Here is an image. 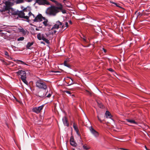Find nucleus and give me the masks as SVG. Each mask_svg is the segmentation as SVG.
<instances>
[{
    "mask_svg": "<svg viewBox=\"0 0 150 150\" xmlns=\"http://www.w3.org/2000/svg\"><path fill=\"white\" fill-rule=\"evenodd\" d=\"M55 72H60L59 71H56Z\"/></svg>",
    "mask_w": 150,
    "mask_h": 150,
    "instance_id": "obj_50",
    "label": "nucleus"
},
{
    "mask_svg": "<svg viewBox=\"0 0 150 150\" xmlns=\"http://www.w3.org/2000/svg\"><path fill=\"white\" fill-rule=\"evenodd\" d=\"M34 42H28L26 45V47L27 48L29 49H32V47L31 46L33 45Z\"/></svg>",
    "mask_w": 150,
    "mask_h": 150,
    "instance_id": "obj_19",
    "label": "nucleus"
},
{
    "mask_svg": "<svg viewBox=\"0 0 150 150\" xmlns=\"http://www.w3.org/2000/svg\"><path fill=\"white\" fill-rule=\"evenodd\" d=\"M65 1H66V0H63V2L64 3H65Z\"/></svg>",
    "mask_w": 150,
    "mask_h": 150,
    "instance_id": "obj_47",
    "label": "nucleus"
},
{
    "mask_svg": "<svg viewBox=\"0 0 150 150\" xmlns=\"http://www.w3.org/2000/svg\"><path fill=\"white\" fill-rule=\"evenodd\" d=\"M81 37L84 42H86V38L84 35H82Z\"/></svg>",
    "mask_w": 150,
    "mask_h": 150,
    "instance_id": "obj_28",
    "label": "nucleus"
},
{
    "mask_svg": "<svg viewBox=\"0 0 150 150\" xmlns=\"http://www.w3.org/2000/svg\"><path fill=\"white\" fill-rule=\"evenodd\" d=\"M26 12L28 13V16L29 18L31 16H33V17H35V16H34V14H33L30 11H27V12Z\"/></svg>",
    "mask_w": 150,
    "mask_h": 150,
    "instance_id": "obj_27",
    "label": "nucleus"
},
{
    "mask_svg": "<svg viewBox=\"0 0 150 150\" xmlns=\"http://www.w3.org/2000/svg\"><path fill=\"white\" fill-rule=\"evenodd\" d=\"M35 86L36 87L41 90H45L47 89V83L41 79H39L37 81Z\"/></svg>",
    "mask_w": 150,
    "mask_h": 150,
    "instance_id": "obj_2",
    "label": "nucleus"
},
{
    "mask_svg": "<svg viewBox=\"0 0 150 150\" xmlns=\"http://www.w3.org/2000/svg\"><path fill=\"white\" fill-rule=\"evenodd\" d=\"M64 64L65 66L68 68L70 67V65L67 63V62L66 61H64Z\"/></svg>",
    "mask_w": 150,
    "mask_h": 150,
    "instance_id": "obj_29",
    "label": "nucleus"
},
{
    "mask_svg": "<svg viewBox=\"0 0 150 150\" xmlns=\"http://www.w3.org/2000/svg\"><path fill=\"white\" fill-rule=\"evenodd\" d=\"M135 14H137V17H138L139 16H142V14L141 13H140V12H138V11H137L135 12Z\"/></svg>",
    "mask_w": 150,
    "mask_h": 150,
    "instance_id": "obj_30",
    "label": "nucleus"
},
{
    "mask_svg": "<svg viewBox=\"0 0 150 150\" xmlns=\"http://www.w3.org/2000/svg\"><path fill=\"white\" fill-rule=\"evenodd\" d=\"M89 130L91 133L96 138H97L99 136V134L98 132L94 129L91 126L90 127Z\"/></svg>",
    "mask_w": 150,
    "mask_h": 150,
    "instance_id": "obj_12",
    "label": "nucleus"
},
{
    "mask_svg": "<svg viewBox=\"0 0 150 150\" xmlns=\"http://www.w3.org/2000/svg\"><path fill=\"white\" fill-rule=\"evenodd\" d=\"M65 92L69 94H70L71 93V92L69 91H65Z\"/></svg>",
    "mask_w": 150,
    "mask_h": 150,
    "instance_id": "obj_39",
    "label": "nucleus"
},
{
    "mask_svg": "<svg viewBox=\"0 0 150 150\" xmlns=\"http://www.w3.org/2000/svg\"><path fill=\"white\" fill-rule=\"evenodd\" d=\"M48 92L47 89L45 90H41L38 92V96L40 98H45Z\"/></svg>",
    "mask_w": 150,
    "mask_h": 150,
    "instance_id": "obj_9",
    "label": "nucleus"
},
{
    "mask_svg": "<svg viewBox=\"0 0 150 150\" xmlns=\"http://www.w3.org/2000/svg\"><path fill=\"white\" fill-rule=\"evenodd\" d=\"M51 95H52V94H51L50 93H49L47 95H46V97L50 98L51 96Z\"/></svg>",
    "mask_w": 150,
    "mask_h": 150,
    "instance_id": "obj_34",
    "label": "nucleus"
},
{
    "mask_svg": "<svg viewBox=\"0 0 150 150\" xmlns=\"http://www.w3.org/2000/svg\"><path fill=\"white\" fill-rule=\"evenodd\" d=\"M18 76H21V79L23 82L27 85L28 82L26 80V76L25 72L23 70H19L16 72Z\"/></svg>",
    "mask_w": 150,
    "mask_h": 150,
    "instance_id": "obj_3",
    "label": "nucleus"
},
{
    "mask_svg": "<svg viewBox=\"0 0 150 150\" xmlns=\"http://www.w3.org/2000/svg\"><path fill=\"white\" fill-rule=\"evenodd\" d=\"M102 50H103V51L105 53H106V50L104 48H102Z\"/></svg>",
    "mask_w": 150,
    "mask_h": 150,
    "instance_id": "obj_42",
    "label": "nucleus"
},
{
    "mask_svg": "<svg viewBox=\"0 0 150 150\" xmlns=\"http://www.w3.org/2000/svg\"><path fill=\"white\" fill-rule=\"evenodd\" d=\"M51 6L48 7L46 11V13L47 15L51 16H55L57 13L63 9V6L62 4H59V6Z\"/></svg>",
    "mask_w": 150,
    "mask_h": 150,
    "instance_id": "obj_1",
    "label": "nucleus"
},
{
    "mask_svg": "<svg viewBox=\"0 0 150 150\" xmlns=\"http://www.w3.org/2000/svg\"><path fill=\"white\" fill-rule=\"evenodd\" d=\"M72 96H74V94L72 95Z\"/></svg>",
    "mask_w": 150,
    "mask_h": 150,
    "instance_id": "obj_51",
    "label": "nucleus"
},
{
    "mask_svg": "<svg viewBox=\"0 0 150 150\" xmlns=\"http://www.w3.org/2000/svg\"><path fill=\"white\" fill-rule=\"evenodd\" d=\"M68 26V23L67 22H66L65 23V25H62V29H64V30H65L67 28Z\"/></svg>",
    "mask_w": 150,
    "mask_h": 150,
    "instance_id": "obj_24",
    "label": "nucleus"
},
{
    "mask_svg": "<svg viewBox=\"0 0 150 150\" xmlns=\"http://www.w3.org/2000/svg\"><path fill=\"white\" fill-rule=\"evenodd\" d=\"M26 1L30 2L32 1L33 0H25Z\"/></svg>",
    "mask_w": 150,
    "mask_h": 150,
    "instance_id": "obj_43",
    "label": "nucleus"
},
{
    "mask_svg": "<svg viewBox=\"0 0 150 150\" xmlns=\"http://www.w3.org/2000/svg\"><path fill=\"white\" fill-rule=\"evenodd\" d=\"M62 121L64 126L67 127L69 126V123L68 122L67 118L65 116H64L63 117Z\"/></svg>",
    "mask_w": 150,
    "mask_h": 150,
    "instance_id": "obj_14",
    "label": "nucleus"
},
{
    "mask_svg": "<svg viewBox=\"0 0 150 150\" xmlns=\"http://www.w3.org/2000/svg\"><path fill=\"white\" fill-rule=\"evenodd\" d=\"M71 145L73 146H75L77 145L76 143L74 141V139L71 138L70 140Z\"/></svg>",
    "mask_w": 150,
    "mask_h": 150,
    "instance_id": "obj_17",
    "label": "nucleus"
},
{
    "mask_svg": "<svg viewBox=\"0 0 150 150\" xmlns=\"http://www.w3.org/2000/svg\"><path fill=\"white\" fill-rule=\"evenodd\" d=\"M27 12V8H25L23 9V11H17V13L16 15L20 18H24L28 20L29 19L28 16H25V13L24 12Z\"/></svg>",
    "mask_w": 150,
    "mask_h": 150,
    "instance_id": "obj_4",
    "label": "nucleus"
},
{
    "mask_svg": "<svg viewBox=\"0 0 150 150\" xmlns=\"http://www.w3.org/2000/svg\"><path fill=\"white\" fill-rule=\"evenodd\" d=\"M11 6H10L8 10H7V14H6V16H8V15H17V12L16 11L11 7Z\"/></svg>",
    "mask_w": 150,
    "mask_h": 150,
    "instance_id": "obj_8",
    "label": "nucleus"
},
{
    "mask_svg": "<svg viewBox=\"0 0 150 150\" xmlns=\"http://www.w3.org/2000/svg\"><path fill=\"white\" fill-rule=\"evenodd\" d=\"M67 78L68 79V80H69V82L67 83L68 85L70 86L73 84L74 83H73V80L72 79L69 77H67Z\"/></svg>",
    "mask_w": 150,
    "mask_h": 150,
    "instance_id": "obj_20",
    "label": "nucleus"
},
{
    "mask_svg": "<svg viewBox=\"0 0 150 150\" xmlns=\"http://www.w3.org/2000/svg\"><path fill=\"white\" fill-rule=\"evenodd\" d=\"M145 147L146 150H147L148 149L146 146H145Z\"/></svg>",
    "mask_w": 150,
    "mask_h": 150,
    "instance_id": "obj_46",
    "label": "nucleus"
},
{
    "mask_svg": "<svg viewBox=\"0 0 150 150\" xmlns=\"http://www.w3.org/2000/svg\"><path fill=\"white\" fill-rule=\"evenodd\" d=\"M5 35V33H3L2 32H0V36H4Z\"/></svg>",
    "mask_w": 150,
    "mask_h": 150,
    "instance_id": "obj_33",
    "label": "nucleus"
},
{
    "mask_svg": "<svg viewBox=\"0 0 150 150\" xmlns=\"http://www.w3.org/2000/svg\"><path fill=\"white\" fill-rule=\"evenodd\" d=\"M1 61L2 62H4V61L3 60H1Z\"/></svg>",
    "mask_w": 150,
    "mask_h": 150,
    "instance_id": "obj_52",
    "label": "nucleus"
},
{
    "mask_svg": "<svg viewBox=\"0 0 150 150\" xmlns=\"http://www.w3.org/2000/svg\"><path fill=\"white\" fill-rule=\"evenodd\" d=\"M73 127L74 129L76 131V133L77 134V135L80 137L81 138L80 135L79 133V129L78 128V127L76 126L75 125V123H74L73 124Z\"/></svg>",
    "mask_w": 150,
    "mask_h": 150,
    "instance_id": "obj_15",
    "label": "nucleus"
},
{
    "mask_svg": "<svg viewBox=\"0 0 150 150\" xmlns=\"http://www.w3.org/2000/svg\"><path fill=\"white\" fill-rule=\"evenodd\" d=\"M35 29L37 30H39L37 28H36Z\"/></svg>",
    "mask_w": 150,
    "mask_h": 150,
    "instance_id": "obj_49",
    "label": "nucleus"
},
{
    "mask_svg": "<svg viewBox=\"0 0 150 150\" xmlns=\"http://www.w3.org/2000/svg\"><path fill=\"white\" fill-rule=\"evenodd\" d=\"M36 2L40 5H42V0H36Z\"/></svg>",
    "mask_w": 150,
    "mask_h": 150,
    "instance_id": "obj_26",
    "label": "nucleus"
},
{
    "mask_svg": "<svg viewBox=\"0 0 150 150\" xmlns=\"http://www.w3.org/2000/svg\"><path fill=\"white\" fill-rule=\"evenodd\" d=\"M83 148L84 149L87 150L90 149V147L88 146L87 144H85L83 146Z\"/></svg>",
    "mask_w": 150,
    "mask_h": 150,
    "instance_id": "obj_25",
    "label": "nucleus"
},
{
    "mask_svg": "<svg viewBox=\"0 0 150 150\" xmlns=\"http://www.w3.org/2000/svg\"><path fill=\"white\" fill-rule=\"evenodd\" d=\"M97 117L98 118V120L100 122H102V120H101V119H100V118L99 117V116L98 115L97 116Z\"/></svg>",
    "mask_w": 150,
    "mask_h": 150,
    "instance_id": "obj_35",
    "label": "nucleus"
},
{
    "mask_svg": "<svg viewBox=\"0 0 150 150\" xmlns=\"http://www.w3.org/2000/svg\"><path fill=\"white\" fill-rule=\"evenodd\" d=\"M5 54L6 55V56H8V57L9 56V55H8V52H6V51H5Z\"/></svg>",
    "mask_w": 150,
    "mask_h": 150,
    "instance_id": "obj_40",
    "label": "nucleus"
},
{
    "mask_svg": "<svg viewBox=\"0 0 150 150\" xmlns=\"http://www.w3.org/2000/svg\"><path fill=\"white\" fill-rule=\"evenodd\" d=\"M147 150H149V149H147Z\"/></svg>",
    "mask_w": 150,
    "mask_h": 150,
    "instance_id": "obj_54",
    "label": "nucleus"
},
{
    "mask_svg": "<svg viewBox=\"0 0 150 150\" xmlns=\"http://www.w3.org/2000/svg\"><path fill=\"white\" fill-rule=\"evenodd\" d=\"M5 6H4L3 8L0 9V11L1 12H4V13H6L7 14V10H8L10 6H12L13 5V3L10 2L8 0L5 2Z\"/></svg>",
    "mask_w": 150,
    "mask_h": 150,
    "instance_id": "obj_6",
    "label": "nucleus"
},
{
    "mask_svg": "<svg viewBox=\"0 0 150 150\" xmlns=\"http://www.w3.org/2000/svg\"><path fill=\"white\" fill-rule=\"evenodd\" d=\"M127 125H129V126H132V125H128V124H127Z\"/></svg>",
    "mask_w": 150,
    "mask_h": 150,
    "instance_id": "obj_53",
    "label": "nucleus"
},
{
    "mask_svg": "<svg viewBox=\"0 0 150 150\" xmlns=\"http://www.w3.org/2000/svg\"><path fill=\"white\" fill-rule=\"evenodd\" d=\"M43 1L42 5H50V3L47 1V0H42Z\"/></svg>",
    "mask_w": 150,
    "mask_h": 150,
    "instance_id": "obj_23",
    "label": "nucleus"
},
{
    "mask_svg": "<svg viewBox=\"0 0 150 150\" xmlns=\"http://www.w3.org/2000/svg\"><path fill=\"white\" fill-rule=\"evenodd\" d=\"M40 43H41V44H44V45L45 44V43L43 41L41 42H40Z\"/></svg>",
    "mask_w": 150,
    "mask_h": 150,
    "instance_id": "obj_44",
    "label": "nucleus"
},
{
    "mask_svg": "<svg viewBox=\"0 0 150 150\" xmlns=\"http://www.w3.org/2000/svg\"><path fill=\"white\" fill-rule=\"evenodd\" d=\"M43 19L44 20V21L42 22V23L45 26H48V20L47 19H45V17H44Z\"/></svg>",
    "mask_w": 150,
    "mask_h": 150,
    "instance_id": "obj_22",
    "label": "nucleus"
},
{
    "mask_svg": "<svg viewBox=\"0 0 150 150\" xmlns=\"http://www.w3.org/2000/svg\"><path fill=\"white\" fill-rule=\"evenodd\" d=\"M60 11H62L63 13H66V11L65 10H62H62H60Z\"/></svg>",
    "mask_w": 150,
    "mask_h": 150,
    "instance_id": "obj_38",
    "label": "nucleus"
},
{
    "mask_svg": "<svg viewBox=\"0 0 150 150\" xmlns=\"http://www.w3.org/2000/svg\"><path fill=\"white\" fill-rule=\"evenodd\" d=\"M69 23L70 24H71L72 23V22H71V21H69Z\"/></svg>",
    "mask_w": 150,
    "mask_h": 150,
    "instance_id": "obj_45",
    "label": "nucleus"
},
{
    "mask_svg": "<svg viewBox=\"0 0 150 150\" xmlns=\"http://www.w3.org/2000/svg\"><path fill=\"white\" fill-rule=\"evenodd\" d=\"M43 106L44 105H42L38 107L33 108L32 109V111L37 114H38L42 109Z\"/></svg>",
    "mask_w": 150,
    "mask_h": 150,
    "instance_id": "obj_10",
    "label": "nucleus"
},
{
    "mask_svg": "<svg viewBox=\"0 0 150 150\" xmlns=\"http://www.w3.org/2000/svg\"><path fill=\"white\" fill-rule=\"evenodd\" d=\"M108 70L110 71H114L113 69H112V68H109L108 69Z\"/></svg>",
    "mask_w": 150,
    "mask_h": 150,
    "instance_id": "obj_41",
    "label": "nucleus"
},
{
    "mask_svg": "<svg viewBox=\"0 0 150 150\" xmlns=\"http://www.w3.org/2000/svg\"><path fill=\"white\" fill-rule=\"evenodd\" d=\"M34 19L33 20L34 22H40L42 21L44 18L41 14L38 15L36 17H34Z\"/></svg>",
    "mask_w": 150,
    "mask_h": 150,
    "instance_id": "obj_11",
    "label": "nucleus"
},
{
    "mask_svg": "<svg viewBox=\"0 0 150 150\" xmlns=\"http://www.w3.org/2000/svg\"><path fill=\"white\" fill-rule=\"evenodd\" d=\"M17 61L18 62H21V64L27 65V64L26 63H25L24 62H23L21 60H17Z\"/></svg>",
    "mask_w": 150,
    "mask_h": 150,
    "instance_id": "obj_32",
    "label": "nucleus"
},
{
    "mask_svg": "<svg viewBox=\"0 0 150 150\" xmlns=\"http://www.w3.org/2000/svg\"><path fill=\"white\" fill-rule=\"evenodd\" d=\"M110 3H112L113 4H114L115 5L117 6H118L117 5V3H115V2H112V1H110Z\"/></svg>",
    "mask_w": 150,
    "mask_h": 150,
    "instance_id": "obj_37",
    "label": "nucleus"
},
{
    "mask_svg": "<svg viewBox=\"0 0 150 150\" xmlns=\"http://www.w3.org/2000/svg\"><path fill=\"white\" fill-rule=\"evenodd\" d=\"M10 2L13 3V5L14 3L16 4H18L23 3V0H8Z\"/></svg>",
    "mask_w": 150,
    "mask_h": 150,
    "instance_id": "obj_13",
    "label": "nucleus"
},
{
    "mask_svg": "<svg viewBox=\"0 0 150 150\" xmlns=\"http://www.w3.org/2000/svg\"><path fill=\"white\" fill-rule=\"evenodd\" d=\"M24 39L23 37H20L18 39V41H22Z\"/></svg>",
    "mask_w": 150,
    "mask_h": 150,
    "instance_id": "obj_31",
    "label": "nucleus"
},
{
    "mask_svg": "<svg viewBox=\"0 0 150 150\" xmlns=\"http://www.w3.org/2000/svg\"><path fill=\"white\" fill-rule=\"evenodd\" d=\"M19 30L20 32L21 33L24 35H25L26 33V30H25L23 28L19 29Z\"/></svg>",
    "mask_w": 150,
    "mask_h": 150,
    "instance_id": "obj_21",
    "label": "nucleus"
},
{
    "mask_svg": "<svg viewBox=\"0 0 150 150\" xmlns=\"http://www.w3.org/2000/svg\"><path fill=\"white\" fill-rule=\"evenodd\" d=\"M38 39L39 40H42L47 43H48L49 40L45 38V34L39 33L37 35Z\"/></svg>",
    "mask_w": 150,
    "mask_h": 150,
    "instance_id": "obj_7",
    "label": "nucleus"
},
{
    "mask_svg": "<svg viewBox=\"0 0 150 150\" xmlns=\"http://www.w3.org/2000/svg\"><path fill=\"white\" fill-rule=\"evenodd\" d=\"M2 31H3V30H1V29H0V32H2Z\"/></svg>",
    "mask_w": 150,
    "mask_h": 150,
    "instance_id": "obj_48",
    "label": "nucleus"
},
{
    "mask_svg": "<svg viewBox=\"0 0 150 150\" xmlns=\"http://www.w3.org/2000/svg\"><path fill=\"white\" fill-rule=\"evenodd\" d=\"M127 122H129L131 124L138 125V123L133 119H127L126 120Z\"/></svg>",
    "mask_w": 150,
    "mask_h": 150,
    "instance_id": "obj_16",
    "label": "nucleus"
},
{
    "mask_svg": "<svg viewBox=\"0 0 150 150\" xmlns=\"http://www.w3.org/2000/svg\"><path fill=\"white\" fill-rule=\"evenodd\" d=\"M62 23L59 21H58L56 22L54 25L51 28V30L53 31L52 34H55L57 32L56 29H58L60 27H62Z\"/></svg>",
    "mask_w": 150,
    "mask_h": 150,
    "instance_id": "obj_5",
    "label": "nucleus"
},
{
    "mask_svg": "<svg viewBox=\"0 0 150 150\" xmlns=\"http://www.w3.org/2000/svg\"><path fill=\"white\" fill-rule=\"evenodd\" d=\"M99 107L100 108H102L103 107V106L102 103H100L99 104Z\"/></svg>",
    "mask_w": 150,
    "mask_h": 150,
    "instance_id": "obj_36",
    "label": "nucleus"
},
{
    "mask_svg": "<svg viewBox=\"0 0 150 150\" xmlns=\"http://www.w3.org/2000/svg\"><path fill=\"white\" fill-rule=\"evenodd\" d=\"M105 115L106 118H110L112 117V115L108 111H106L105 114Z\"/></svg>",
    "mask_w": 150,
    "mask_h": 150,
    "instance_id": "obj_18",
    "label": "nucleus"
}]
</instances>
